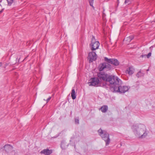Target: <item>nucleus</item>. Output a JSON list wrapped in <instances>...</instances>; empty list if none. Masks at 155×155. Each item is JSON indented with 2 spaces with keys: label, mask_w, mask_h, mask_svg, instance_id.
<instances>
[{
  "label": "nucleus",
  "mask_w": 155,
  "mask_h": 155,
  "mask_svg": "<svg viewBox=\"0 0 155 155\" xmlns=\"http://www.w3.org/2000/svg\"><path fill=\"white\" fill-rule=\"evenodd\" d=\"M51 97H49L46 100V103H47L51 99Z\"/></svg>",
  "instance_id": "nucleus-22"
},
{
  "label": "nucleus",
  "mask_w": 155,
  "mask_h": 155,
  "mask_svg": "<svg viewBox=\"0 0 155 155\" xmlns=\"http://www.w3.org/2000/svg\"><path fill=\"white\" fill-rule=\"evenodd\" d=\"M44 101H45V99H44Z\"/></svg>",
  "instance_id": "nucleus-26"
},
{
  "label": "nucleus",
  "mask_w": 155,
  "mask_h": 155,
  "mask_svg": "<svg viewBox=\"0 0 155 155\" xmlns=\"http://www.w3.org/2000/svg\"><path fill=\"white\" fill-rule=\"evenodd\" d=\"M94 0H88L90 5L94 8V7L93 6V1Z\"/></svg>",
  "instance_id": "nucleus-17"
},
{
  "label": "nucleus",
  "mask_w": 155,
  "mask_h": 155,
  "mask_svg": "<svg viewBox=\"0 0 155 155\" xmlns=\"http://www.w3.org/2000/svg\"><path fill=\"white\" fill-rule=\"evenodd\" d=\"M110 66V65L106 63H103L100 65L99 68L100 71H102L105 68H109Z\"/></svg>",
  "instance_id": "nucleus-8"
},
{
  "label": "nucleus",
  "mask_w": 155,
  "mask_h": 155,
  "mask_svg": "<svg viewBox=\"0 0 155 155\" xmlns=\"http://www.w3.org/2000/svg\"><path fill=\"white\" fill-rule=\"evenodd\" d=\"M4 149L7 152H13L12 150L13 147L9 145H5L4 147Z\"/></svg>",
  "instance_id": "nucleus-9"
},
{
  "label": "nucleus",
  "mask_w": 155,
  "mask_h": 155,
  "mask_svg": "<svg viewBox=\"0 0 155 155\" xmlns=\"http://www.w3.org/2000/svg\"><path fill=\"white\" fill-rule=\"evenodd\" d=\"M3 9H2L1 11H0V13L2 12L3 11Z\"/></svg>",
  "instance_id": "nucleus-23"
},
{
  "label": "nucleus",
  "mask_w": 155,
  "mask_h": 155,
  "mask_svg": "<svg viewBox=\"0 0 155 155\" xmlns=\"http://www.w3.org/2000/svg\"><path fill=\"white\" fill-rule=\"evenodd\" d=\"M98 132L103 140L105 141L106 145H108L110 142L109 134L105 130H103L101 129L98 130Z\"/></svg>",
  "instance_id": "nucleus-3"
},
{
  "label": "nucleus",
  "mask_w": 155,
  "mask_h": 155,
  "mask_svg": "<svg viewBox=\"0 0 155 155\" xmlns=\"http://www.w3.org/2000/svg\"><path fill=\"white\" fill-rule=\"evenodd\" d=\"M151 52H149L147 55V56L148 58H149L151 56Z\"/></svg>",
  "instance_id": "nucleus-21"
},
{
  "label": "nucleus",
  "mask_w": 155,
  "mask_h": 155,
  "mask_svg": "<svg viewBox=\"0 0 155 155\" xmlns=\"http://www.w3.org/2000/svg\"><path fill=\"white\" fill-rule=\"evenodd\" d=\"M41 153H43L46 155H49L52 153V151L48 149H45L41 152Z\"/></svg>",
  "instance_id": "nucleus-11"
},
{
  "label": "nucleus",
  "mask_w": 155,
  "mask_h": 155,
  "mask_svg": "<svg viewBox=\"0 0 155 155\" xmlns=\"http://www.w3.org/2000/svg\"><path fill=\"white\" fill-rule=\"evenodd\" d=\"M141 56L142 57H143V55H141Z\"/></svg>",
  "instance_id": "nucleus-25"
},
{
  "label": "nucleus",
  "mask_w": 155,
  "mask_h": 155,
  "mask_svg": "<svg viewBox=\"0 0 155 155\" xmlns=\"http://www.w3.org/2000/svg\"><path fill=\"white\" fill-rule=\"evenodd\" d=\"M131 128L134 135L139 138H145L149 133L146 126L143 124H134L132 125Z\"/></svg>",
  "instance_id": "nucleus-2"
},
{
  "label": "nucleus",
  "mask_w": 155,
  "mask_h": 155,
  "mask_svg": "<svg viewBox=\"0 0 155 155\" xmlns=\"http://www.w3.org/2000/svg\"><path fill=\"white\" fill-rule=\"evenodd\" d=\"M144 75V73L141 72V71H139L136 74V76L138 78H139L140 77H142Z\"/></svg>",
  "instance_id": "nucleus-14"
},
{
  "label": "nucleus",
  "mask_w": 155,
  "mask_h": 155,
  "mask_svg": "<svg viewBox=\"0 0 155 155\" xmlns=\"http://www.w3.org/2000/svg\"><path fill=\"white\" fill-rule=\"evenodd\" d=\"M71 96L72 99H75L76 98V96L75 94V91L74 89H72V90Z\"/></svg>",
  "instance_id": "nucleus-13"
},
{
  "label": "nucleus",
  "mask_w": 155,
  "mask_h": 155,
  "mask_svg": "<svg viewBox=\"0 0 155 155\" xmlns=\"http://www.w3.org/2000/svg\"><path fill=\"white\" fill-rule=\"evenodd\" d=\"M97 58V55L95 52L94 51L91 52L88 54V59L90 62L95 61Z\"/></svg>",
  "instance_id": "nucleus-6"
},
{
  "label": "nucleus",
  "mask_w": 155,
  "mask_h": 155,
  "mask_svg": "<svg viewBox=\"0 0 155 155\" xmlns=\"http://www.w3.org/2000/svg\"><path fill=\"white\" fill-rule=\"evenodd\" d=\"M134 38V37L133 36H131L129 37H127L126 39V40L128 41V42H130Z\"/></svg>",
  "instance_id": "nucleus-15"
},
{
  "label": "nucleus",
  "mask_w": 155,
  "mask_h": 155,
  "mask_svg": "<svg viewBox=\"0 0 155 155\" xmlns=\"http://www.w3.org/2000/svg\"><path fill=\"white\" fill-rule=\"evenodd\" d=\"M100 83V80L97 78H92V81L91 82L88 83L89 86H94L97 87L99 86V84Z\"/></svg>",
  "instance_id": "nucleus-5"
},
{
  "label": "nucleus",
  "mask_w": 155,
  "mask_h": 155,
  "mask_svg": "<svg viewBox=\"0 0 155 155\" xmlns=\"http://www.w3.org/2000/svg\"><path fill=\"white\" fill-rule=\"evenodd\" d=\"M131 1V0H125L124 3L125 4L128 5L130 3Z\"/></svg>",
  "instance_id": "nucleus-18"
},
{
  "label": "nucleus",
  "mask_w": 155,
  "mask_h": 155,
  "mask_svg": "<svg viewBox=\"0 0 155 155\" xmlns=\"http://www.w3.org/2000/svg\"><path fill=\"white\" fill-rule=\"evenodd\" d=\"M64 141H62L61 143V147L62 149H64L65 148V147L64 145Z\"/></svg>",
  "instance_id": "nucleus-19"
},
{
  "label": "nucleus",
  "mask_w": 155,
  "mask_h": 155,
  "mask_svg": "<svg viewBox=\"0 0 155 155\" xmlns=\"http://www.w3.org/2000/svg\"><path fill=\"white\" fill-rule=\"evenodd\" d=\"M75 122L76 124H79V120L78 118L75 119Z\"/></svg>",
  "instance_id": "nucleus-20"
},
{
  "label": "nucleus",
  "mask_w": 155,
  "mask_h": 155,
  "mask_svg": "<svg viewBox=\"0 0 155 155\" xmlns=\"http://www.w3.org/2000/svg\"><path fill=\"white\" fill-rule=\"evenodd\" d=\"M104 61L108 63L114 64L115 66H117L119 64V62L117 59H109L105 57L104 58Z\"/></svg>",
  "instance_id": "nucleus-7"
},
{
  "label": "nucleus",
  "mask_w": 155,
  "mask_h": 155,
  "mask_svg": "<svg viewBox=\"0 0 155 155\" xmlns=\"http://www.w3.org/2000/svg\"><path fill=\"white\" fill-rule=\"evenodd\" d=\"M100 45L98 41H96L94 37L92 36L91 44L90 45L91 49L92 51H94L98 48Z\"/></svg>",
  "instance_id": "nucleus-4"
},
{
  "label": "nucleus",
  "mask_w": 155,
  "mask_h": 155,
  "mask_svg": "<svg viewBox=\"0 0 155 155\" xmlns=\"http://www.w3.org/2000/svg\"><path fill=\"white\" fill-rule=\"evenodd\" d=\"M99 78L105 83V84L109 85L111 90L113 92H117L124 93L130 88L128 86H121L122 82L117 77L109 75L100 73L98 74Z\"/></svg>",
  "instance_id": "nucleus-1"
},
{
  "label": "nucleus",
  "mask_w": 155,
  "mask_h": 155,
  "mask_svg": "<svg viewBox=\"0 0 155 155\" xmlns=\"http://www.w3.org/2000/svg\"><path fill=\"white\" fill-rule=\"evenodd\" d=\"M2 65L1 63H0V66H1Z\"/></svg>",
  "instance_id": "nucleus-24"
},
{
  "label": "nucleus",
  "mask_w": 155,
  "mask_h": 155,
  "mask_svg": "<svg viewBox=\"0 0 155 155\" xmlns=\"http://www.w3.org/2000/svg\"><path fill=\"white\" fill-rule=\"evenodd\" d=\"M108 109V107L107 105H104L102 106L100 109L101 111L103 113L106 112Z\"/></svg>",
  "instance_id": "nucleus-12"
},
{
  "label": "nucleus",
  "mask_w": 155,
  "mask_h": 155,
  "mask_svg": "<svg viewBox=\"0 0 155 155\" xmlns=\"http://www.w3.org/2000/svg\"><path fill=\"white\" fill-rule=\"evenodd\" d=\"M14 0H7L8 2V5L11 6Z\"/></svg>",
  "instance_id": "nucleus-16"
},
{
  "label": "nucleus",
  "mask_w": 155,
  "mask_h": 155,
  "mask_svg": "<svg viewBox=\"0 0 155 155\" xmlns=\"http://www.w3.org/2000/svg\"><path fill=\"white\" fill-rule=\"evenodd\" d=\"M134 70L132 67H130L128 68L127 71V73H128L129 75L132 74L134 72Z\"/></svg>",
  "instance_id": "nucleus-10"
}]
</instances>
